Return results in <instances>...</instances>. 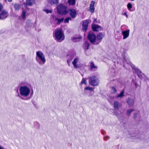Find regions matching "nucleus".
Here are the masks:
<instances>
[{"label":"nucleus","instance_id":"1","mask_svg":"<svg viewBox=\"0 0 149 149\" xmlns=\"http://www.w3.org/2000/svg\"><path fill=\"white\" fill-rule=\"evenodd\" d=\"M36 59L37 62L40 65L44 64L46 62V60L43 53L39 51L36 52Z\"/></svg>","mask_w":149,"mask_h":149},{"label":"nucleus","instance_id":"2","mask_svg":"<svg viewBox=\"0 0 149 149\" xmlns=\"http://www.w3.org/2000/svg\"><path fill=\"white\" fill-rule=\"evenodd\" d=\"M19 91L20 95L24 97L28 96L30 92L29 88L27 86H21L19 88Z\"/></svg>","mask_w":149,"mask_h":149},{"label":"nucleus","instance_id":"3","mask_svg":"<svg viewBox=\"0 0 149 149\" xmlns=\"http://www.w3.org/2000/svg\"><path fill=\"white\" fill-rule=\"evenodd\" d=\"M54 36L56 39L59 42H61L64 39V35L61 29L55 30Z\"/></svg>","mask_w":149,"mask_h":149},{"label":"nucleus","instance_id":"4","mask_svg":"<svg viewBox=\"0 0 149 149\" xmlns=\"http://www.w3.org/2000/svg\"><path fill=\"white\" fill-rule=\"evenodd\" d=\"M57 10L58 13L61 15H65L68 13L66 6L62 4L58 5Z\"/></svg>","mask_w":149,"mask_h":149},{"label":"nucleus","instance_id":"5","mask_svg":"<svg viewBox=\"0 0 149 149\" xmlns=\"http://www.w3.org/2000/svg\"><path fill=\"white\" fill-rule=\"evenodd\" d=\"M89 84L93 86H96L99 83L98 78L95 76H93L90 77L89 79Z\"/></svg>","mask_w":149,"mask_h":149},{"label":"nucleus","instance_id":"6","mask_svg":"<svg viewBox=\"0 0 149 149\" xmlns=\"http://www.w3.org/2000/svg\"><path fill=\"white\" fill-rule=\"evenodd\" d=\"M132 68L133 69H135V71L137 73L138 76L140 79L144 78L146 80L148 79L147 77L146 76L143 74L142 73L139 69L135 68L134 65L133 66H132Z\"/></svg>","mask_w":149,"mask_h":149},{"label":"nucleus","instance_id":"7","mask_svg":"<svg viewBox=\"0 0 149 149\" xmlns=\"http://www.w3.org/2000/svg\"><path fill=\"white\" fill-rule=\"evenodd\" d=\"M88 38L92 44L96 45V44H95L96 36L93 33H91L88 34Z\"/></svg>","mask_w":149,"mask_h":149},{"label":"nucleus","instance_id":"8","mask_svg":"<svg viewBox=\"0 0 149 149\" xmlns=\"http://www.w3.org/2000/svg\"><path fill=\"white\" fill-rule=\"evenodd\" d=\"M104 36V35L102 33H100L96 37V40H95V44L96 45L99 44L100 42Z\"/></svg>","mask_w":149,"mask_h":149},{"label":"nucleus","instance_id":"9","mask_svg":"<svg viewBox=\"0 0 149 149\" xmlns=\"http://www.w3.org/2000/svg\"><path fill=\"white\" fill-rule=\"evenodd\" d=\"M88 23L89 22L87 20H85L83 22L82 24V30L84 32H86L87 30Z\"/></svg>","mask_w":149,"mask_h":149},{"label":"nucleus","instance_id":"10","mask_svg":"<svg viewBox=\"0 0 149 149\" xmlns=\"http://www.w3.org/2000/svg\"><path fill=\"white\" fill-rule=\"evenodd\" d=\"M130 31V30L128 29L122 32V34L123 36V39H126L128 37L129 35Z\"/></svg>","mask_w":149,"mask_h":149},{"label":"nucleus","instance_id":"11","mask_svg":"<svg viewBox=\"0 0 149 149\" xmlns=\"http://www.w3.org/2000/svg\"><path fill=\"white\" fill-rule=\"evenodd\" d=\"M8 15L7 12L6 10L2 11L0 13V16L1 17V18L2 19H5L7 18Z\"/></svg>","mask_w":149,"mask_h":149},{"label":"nucleus","instance_id":"12","mask_svg":"<svg viewBox=\"0 0 149 149\" xmlns=\"http://www.w3.org/2000/svg\"><path fill=\"white\" fill-rule=\"evenodd\" d=\"M79 60V58L77 57L74 59L73 61L72 62V64L74 66V67L75 68H79L80 67V65L79 64H77Z\"/></svg>","mask_w":149,"mask_h":149},{"label":"nucleus","instance_id":"13","mask_svg":"<svg viewBox=\"0 0 149 149\" xmlns=\"http://www.w3.org/2000/svg\"><path fill=\"white\" fill-rule=\"evenodd\" d=\"M69 14L72 18H74L76 16L77 13L75 9H72L70 10Z\"/></svg>","mask_w":149,"mask_h":149},{"label":"nucleus","instance_id":"14","mask_svg":"<svg viewBox=\"0 0 149 149\" xmlns=\"http://www.w3.org/2000/svg\"><path fill=\"white\" fill-rule=\"evenodd\" d=\"M127 102L130 107H132L134 104V100L132 98H128L127 100Z\"/></svg>","mask_w":149,"mask_h":149},{"label":"nucleus","instance_id":"15","mask_svg":"<svg viewBox=\"0 0 149 149\" xmlns=\"http://www.w3.org/2000/svg\"><path fill=\"white\" fill-rule=\"evenodd\" d=\"M113 104L114 109L117 110H118L121 106V103L117 101H114Z\"/></svg>","mask_w":149,"mask_h":149},{"label":"nucleus","instance_id":"16","mask_svg":"<svg viewBox=\"0 0 149 149\" xmlns=\"http://www.w3.org/2000/svg\"><path fill=\"white\" fill-rule=\"evenodd\" d=\"M95 3V2L93 1H91L90 5L89 11L92 13H93L94 11L95 8L94 5Z\"/></svg>","mask_w":149,"mask_h":149},{"label":"nucleus","instance_id":"17","mask_svg":"<svg viewBox=\"0 0 149 149\" xmlns=\"http://www.w3.org/2000/svg\"><path fill=\"white\" fill-rule=\"evenodd\" d=\"M13 6L15 10L18 11L21 8V5L20 4L16 3L14 4Z\"/></svg>","mask_w":149,"mask_h":149},{"label":"nucleus","instance_id":"18","mask_svg":"<svg viewBox=\"0 0 149 149\" xmlns=\"http://www.w3.org/2000/svg\"><path fill=\"white\" fill-rule=\"evenodd\" d=\"M35 3V0H26V4L27 5L32 6Z\"/></svg>","mask_w":149,"mask_h":149},{"label":"nucleus","instance_id":"19","mask_svg":"<svg viewBox=\"0 0 149 149\" xmlns=\"http://www.w3.org/2000/svg\"><path fill=\"white\" fill-rule=\"evenodd\" d=\"M93 30L94 31H98L101 29V27L95 24L92 26Z\"/></svg>","mask_w":149,"mask_h":149},{"label":"nucleus","instance_id":"20","mask_svg":"<svg viewBox=\"0 0 149 149\" xmlns=\"http://www.w3.org/2000/svg\"><path fill=\"white\" fill-rule=\"evenodd\" d=\"M90 44L88 41H86L84 43L83 47L84 50L88 49Z\"/></svg>","mask_w":149,"mask_h":149},{"label":"nucleus","instance_id":"21","mask_svg":"<svg viewBox=\"0 0 149 149\" xmlns=\"http://www.w3.org/2000/svg\"><path fill=\"white\" fill-rule=\"evenodd\" d=\"M49 3L52 5L54 4H58V0H49Z\"/></svg>","mask_w":149,"mask_h":149},{"label":"nucleus","instance_id":"22","mask_svg":"<svg viewBox=\"0 0 149 149\" xmlns=\"http://www.w3.org/2000/svg\"><path fill=\"white\" fill-rule=\"evenodd\" d=\"M124 90L123 89L120 92V93L118 95H117L116 96V97L117 98H122L124 96Z\"/></svg>","mask_w":149,"mask_h":149},{"label":"nucleus","instance_id":"23","mask_svg":"<svg viewBox=\"0 0 149 149\" xmlns=\"http://www.w3.org/2000/svg\"><path fill=\"white\" fill-rule=\"evenodd\" d=\"M69 4L70 5H74L76 3L75 0H68V1Z\"/></svg>","mask_w":149,"mask_h":149},{"label":"nucleus","instance_id":"24","mask_svg":"<svg viewBox=\"0 0 149 149\" xmlns=\"http://www.w3.org/2000/svg\"><path fill=\"white\" fill-rule=\"evenodd\" d=\"M91 69L92 70L93 69L96 68L97 67L95 66L93 62H91L90 64Z\"/></svg>","mask_w":149,"mask_h":149},{"label":"nucleus","instance_id":"25","mask_svg":"<svg viewBox=\"0 0 149 149\" xmlns=\"http://www.w3.org/2000/svg\"><path fill=\"white\" fill-rule=\"evenodd\" d=\"M26 11L23 10L22 13V18L23 19H25L26 18Z\"/></svg>","mask_w":149,"mask_h":149},{"label":"nucleus","instance_id":"26","mask_svg":"<svg viewBox=\"0 0 149 149\" xmlns=\"http://www.w3.org/2000/svg\"><path fill=\"white\" fill-rule=\"evenodd\" d=\"M127 7L128 10L130 11V9L132 7V4L130 3H129L127 4Z\"/></svg>","mask_w":149,"mask_h":149},{"label":"nucleus","instance_id":"27","mask_svg":"<svg viewBox=\"0 0 149 149\" xmlns=\"http://www.w3.org/2000/svg\"><path fill=\"white\" fill-rule=\"evenodd\" d=\"M85 90H88L90 91H93V89L92 87H87L84 88Z\"/></svg>","mask_w":149,"mask_h":149},{"label":"nucleus","instance_id":"28","mask_svg":"<svg viewBox=\"0 0 149 149\" xmlns=\"http://www.w3.org/2000/svg\"><path fill=\"white\" fill-rule=\"evenodd\" d=\"M134 111V109H131L127 110V113L128 115H130V113L133 111Z\"/></svg>","mask_w":149,"mask_h":149},{"label":"nucleus","instance_id":"29","mask_svg":"<svg viewBox=\"0 0 149 149\" xmlns=\"http://www.w3.org/2000/svg\"><path fill=\"white\" fill-rule=\"evenodd\" d=\"M81 38V37L74 38L73 39V41L74 42H78L79 41V39Z\"/></svg>","mask_w":149,"mask_h":149},{"label":"nucleus","instance_id":"30","mask_svg":"<svg viewBox=\"0 0 149 149\" xmlns=\"http://www.w3.org/2000/svg\"><path fill=\"white\" fill-rule=\"evenodd\" d=\"M26 25L27 26H32L33 25V24L31 22V21L30 20H27L26 22Z\"/></svg>","mask_w":149,"mask_h":149},{"label":"nucleus","instance_id":"31","mask_svg":"<svg viewBox=\"0 0 149 149\" xmlns=\"http://www.w3.org/2000/svg\"><path fill=\"white\" fill-rule=\"evenodd\" d=\"M87 83L86 80V79L83 78L82 79V80H81V84H86Z\"/></svg>","mask_w":149,"mask_h":149},{"label":"nucleus","instance_id":"32","mask_svg":"<svg viewBox=\"0 0 149 149\" xmlns=\"http://www.w3.org/2000/svg\"><path fill=\"white\" fill-rule=\"evenodd\" d=\"M43 11L46 12L47 14H48L49 13H52V11L51 10H49L48 9H45L43 10Z\"/></svg>","mask_w":149,"mask_h":149},{"label":"nucleus","instance_id":"33","mask_svg":"<svg viewBox=\"0 0 149 149\" xmlns=\"http://www.w3.org/2000/svg\"><path fill=\"white\" fill-rule=\"evenodd\" d=\"M64 20L63 18H61V19H58V22L57 23V24H60L62 22H63Z\"/></svg>","mask_w":149,"mask_h":149},{"label":"nucleus","instance_id":"34","mask_svg":"<svg viewBox=\"0 0 149 149\" xmlns=\"http://www.w3.org/2000/svg\"><path fill=\"white\" fill-rule=\"evenodd\" d=\"M52 17L53 18V19L55 21H58V19L56 18L54 16L52 15Z\"/></svg>","mask_w":149,"mask_h":149},{"label":"nucleus","instance_id":"35","mask_svg":"<svg viewBox=\"0 0 149 149\" xmlns=\"http://www.w3.org/2000/svg\"><path fill=\"white\" fill-rule=\"evenodd\" d=\"M109 138V137L108 136H106L104 137V140L105 141H107Z\"/></svg>","mask_w":149,"mask_h":149},{"label":"nucleus","instance_id":"36","mask_svg":"<svg viewBox=\"0 0 149 149\" xmlns=\"http://www.w3.org/2000/svg\"><path fill=\"white\" fill-rule=\"evenodd\" d=\"M69 20L67 18L65 19L64 20V22L65 23H68L69 22Z\"/></svg>","mask_w":149,"mask_h":149},{"label":"nucleus","instance_id":"37","mask_svg":"<svg viewBox=\"0 0 149 149\" xmlns=\"http://www.w3.org/2000/svg\"><path fill=\"white\" fill-rule=\"evenodd\" d=\"M138 113H134V118H136V116L138 114Z\"/></svg>","mask_w":149,"mask_h":149},{"label":"nucleus","instance_id":"38","mask_svg":"<svg viewBox=\"0 0 149 149\" xmlns=\"http://www.w3.org/2000/svg\"><path fill=\"white\" fill-rule=\"evenodd\" d=\"M112 89L114 91V92H116L117 91L116 90L114 87H112Z\"/></svg>","mask_w":149,"mask_h":149},{"label":"nucleus","instance_id":"39","mask_svg":"<svg viewBox=\"0 0 149 149\" xmlns=\"http://www.w3.org/2000/svg\"><path fill=\"white\" fill-rule=\"evenodd\" d=\"M3 9V7L2 5L0 4V11H1Z\"/></svg>","mask_w":149,"mask_h":149},{"label":"nucleus","instance_id":"40","mask_svg":"<svg viewBox=\"0 0 149 149\" xmlns=\"http://www.w3.org/2000/svg\"><path fill=\"white\" fill-rule=\"evenodd\" d=\"M123 14L125 15L127 18H128V15L126 12L125 13Z\"/></svg>","mask_w":149,"mask_h":149},{"label":"nucleus","instance_id":"41","mask_svg":"<svg viewBox=\"0 0 149 149\" xmlns=\"http://www.w3.org/2000/svg\"><path fill=\"white\" fill-rule=\"evenodd\" d=\"M68 18V20H71V19L70 17H68L67 18Z\"/></svg>","mask_w":149,"mask_h":149},{"label":"nucleus","instance_id":"42","mask_svg":"<svg viewBox=\"0 0 149 149\" xmlns=\"http://www.w3.org/2000/svg\"><path fill=\"white\" fill-rule=\"evenodd\" d=\"M6 1H8L9 2H11L12 1V0H6Z\"/></svg>","mask_w":149,"mask_h":149},{"label":"nucleus","instance_id":"43","mask_svg":"<svg viewBox=\"0 0 149 149\" xmlns=\"http://www.w3.org/2000/svg\"><path fill=\"white\" fill-rule=\"evenodd\" d=\"M0 19H2L1 18V16H0Z\"/></svg>","mask_w":149,"mask_h":149},{"label":"nucleus","instance_id":"44","mask_svg":"<svg viewBox=\"0 0 149 149\" xmlns=\"http://www.w3.org/2000/svg\"><path fill=\"white\" fill-rule=\"evenodd\" d=\"M67 61V63H68V64H69V62H68V60Z\"/></svg>","mask_w":149,"mask_h":149},{"label":"nucleus","instance_id":"45","mask_svg":"<svg viewBox=\"0 0 149 149\" xmlns=\"http://www.w3.org/2000/svg\"><path fill=\"white\" fill-rule=\"evenodd\" d=\"M65 0H62L63 1H65Z\"/></svg>","mask_w":149,"mask_h":149},{"label":"nucleus","instance_id":"46","mask_svg":"<svg viewBox=\"0 0 149 149\" xmlns=\"http://www.w3.org/2000/svg\"><path fill=\"white\" fill-rule=\"evenodd\" d=\"M148 36L149 37V33H148Z\"/></svg>","mask_w":149,"mask_h":149}]
</instances>
